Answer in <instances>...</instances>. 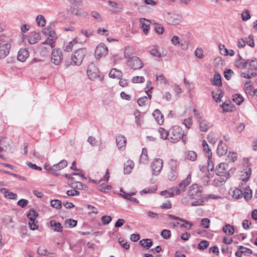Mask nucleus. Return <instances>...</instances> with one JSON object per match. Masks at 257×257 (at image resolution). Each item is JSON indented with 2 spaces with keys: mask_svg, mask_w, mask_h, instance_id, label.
<instances>
[{
  "mask_svg": "<svg viewBox=\"0 0 257 257\" xmlns=\"http://www.w3.org/2000/svg\"><path fill=\"white\" fill-rule=\"evenodd\" d=\"M13 41L9 36H0V59L5 58L10 53Z\"/></svg>",
  "mask_w": 257,
  "mask_h": 257,
  "instance_id": "nucleus-1",
  "label": "nucleus"
},
{
  "mask_svg": "<svg viewBox=\"0 0 257 257\" xmlns=\"http://www.w3.org/2000/svg\"><path fill=\"white\" fill-rule=\"evenodd\" d=\"M68 163L67 161L66 160H62L58 164H54L53 166H51L49 164H45L44 166V168L49 174L55 176H58L60 175L59 171L66 167Z\"/></svg>",
  "mask_w": 257,
  "mask_h": 257,
  "instance_id": "nucleus-2",
  "label": "nucleus"
},
{
  "mask_svg": "<svg viewBox=\"0 0 257 257\" xmlns=\"http://www.w3.org/2000/svg\"><path fill=\"white\" fill-rule=\"evenodd\" d=\"M185 136L181 127L175 125L169 130L168 140L173 143L178 142L182 137Z\"/></svg>",
  "mask_w": 257,
  "mask_h": 257,
  "instance_id": "nucleus-3",
  "label": "nucleus"
},
{
  "mask_svg": "<svg viewBox=\"0 0 257 257\" xmlns=\"http://www.w3.org/2000/svg\"><path fill=\"white\" fill-rule=\"evenodd\" d=\"M86 54L87 50L84 48L78 49L74 51L71 56L72 61L73 64L77 66H80L82 64Z\"/></svg>",
  "mask_w": 257,
  "mask_h": 257,
  "instance_id": "nucleus-4",
  "label": "nucleus"
},
{
  "mask_svg": "<svg viewBox=\"0 0 257 257\" xmlns=\"http://www.w3.org/2000/svg\"><path fill=\"white\" fill-rule=\"evenodd\" d=\"M87 74L89 78L92 80H94L97 78L101 80V78L99 75V71L97 66L94 62H91L88 66Z\"/></svg>",
  "mask_w": 257,
  "mask_h": 257,
  "instance_id": "nucleus-5",
  "label": "nucleus"
},
{
  "mask_svg": "<svg viewBox=\"0 0 257 257\" xmlns=\"http://www.w3.org/2000/svg\"><path fill=\"white\" fill-rule=\"evenodd\" d=\"M201 186L196 184H194L189 187L188 191V195L190 199H195L200 197L202 193Z\"/></svg>",
  "mask_w": 257,
  "mask_h": 257,
  "instance_id": "nucleus-6",
  "label": "nucleus"
},
{
  "mask_svg": "<svg viewBox=\"0 0 257 257\" xmlns=\"http://www.w3.org/2000/svg\"><path fill=\"white\" fill-rule=\"evenodd\" d=\"M126 64L134 70L141 69L144 66L142 60L137 56L127 60Z\"/></svg>",
  "mask_w": 257,
  "mask_h": 257,
  "instance_id": "nucleus-7",
  "label": "nucleus"
},
{
  "mask_svg": "<svg viewBox=\"0 0 257 257\" xmlns=\"http://www.w3.org/2000/svg\"><path fill=\"white\" fill-rule=\"evenodd\" d=\"M163 161L162 159L158 158L154 160L151 164V169L154 175H158L163 168Z\"/></svg>",
  "mask_w": 257,
  "mask_h": 257,
  "instance_id": "nucleus-8",
  "label": "nucleus"
},
{
  "mask_svg": "<svg viewBox=\"0 0 257 257\" xmlns=\"http://www.w3.org/2000/svg\"><path fill=\"white\" fill-rule=\"evenodd\" d=\"M63 59L62 53L59 49H54L51 55V61L56 65L60 64Z\"/></svg>",
  "mask_w": 257,
  "mask_h": 257,
  "instance_id": "nucleus-9",
  "label": "nucleus"
},
{
  "mask_svg": "<svg viewBox=\"0 0 257 257\" xmlns=\"http://www.w3.org/2000/svg\"><path fill=\"white\" fill-rule=\"evenodd\" d=\"M108 52L107 47L103 44H99L95 50V56L97 59H100L102 56H105Z\"/></svg>",
  "mask_w": 257,
  "mask_h": 257,
  "instance_id": "nucleus-10",
  "label": "nucleus"
},
{
  "mask_svg": "<svg viewBox=\"0 0 257 257\" xmlns=\"http://www.w3.org/2000/svg\"><path fill=\"white\" fill-rule=\"evenodd\" d=\"M219 177L215 178L213 182V185L215 187H219L221 186L227 179L230 177V173L227 172V173L225 176H219Z\"/></svg>",
  "mask_w": 257,
  "mask_h": 257,
  "instance_id": "nucleus-11",
  "label": "nucleus"
},
{
  "mask_svg": "<svg viewBox=\"0 0 257 257\" xmlns=\"http://www.w3.org/2000/svg\"><path fill=\"white\" fill-rule=\"evenodd\" d=\"M228 165L225 163L219 164L216 168V174L217 176H225L227 173L225 172L228 169Z\"/></svg>",
  "mask_w": 257,
  "mask_h": 257,
  "instance_id": "nucleus-12",
  "label": "nucleus"
},
{
  "mask_svg": "<svg viewBox=\"0 0 257 257\" xmlns=\"http://www.w3.org/2000/svg\"><path fill=\"white\" fill-rule=\"evenodd\" d=\"M169 23L171 25H176L180 24L182 21V18L181 16L178 15H169L168 18Z\"/></svg>",
  "mask_w": 257,
  "mask_h": 257,
  "instance_id": "nucleus-13",
  "label": "nucleus"
},
{
  "mask_svg": "<svg viewBox=\"0 0 257 257\" xmlns=\"http://www.w3.org/2000/svg\"><path fill=\"white\" fill-rule=\"evenodd\" d=\"M116 145L119 149L125 147L126 139L122 135H118L116 136Z\"/></svg>",
  "mask_w": 257,
  "mask_h": 257,
  "instance_id": "nucleus-14",
  "label": "nucleus"
},
{
  "mask_svg": "<svg viewBox=\"0 0 257 257\" xmlns=\"http://www.w3.org/2000/svg\"><path fill=\"white\" fill-rule=\"evenodd\" d=\"M191 174H188L186 178L183 180L179 184L178 187L181 192H184L186 190V187L191 183Z\"/></svg>",
  "mask_w": 257,
  "mask_h": 257,
  "instance_id": "nucleus-15",
  "label": "nucleus"
},
{
  "mask_svg": "<svg viewBox=\"0 0 257 257\" xmlns=\"http://www.w3.org/2000/svg\"><path fill=\"white\" fill-rule=\"evenodd\" d=\"M0 192L4 194V196L10 199L16 200L17 199V194L10 192L8 189L2 188L0 189Z\"/></svg>",
  "mask_w": 257,
  "mask_h": 257,
  "instance_id": "nucleus-16",
  "label": "nucleus"
},
{
  "mask_svg": "<svg viewBox=\"0 0 257 257\" xmlns=\"http://www.w3.org/2000/svg\"><path fill=\"white\" fill-rule=\"evenodd\" d=\"M40 39V35L39 33L36 32H31L28 37V42L31 44H34L37 42Z\"/></svg>",
  "mask_w": 257,
  "mask_h": 257,
  "instance_id": "nucleus-17",
  "label": "nucleus"
},
{
  "mask_svg": "<svg viewBox=\"0 0 257 257\" xmlns=\"http://www.w3.org/2000/svg\"><path fill=\"white\" fill-rule=\"evenodd\" d=\"M140 22L141 28L142 29L143 32L147 34L150 28V21L145 18H141L140 20Z\"/></svg>",
  "mask_w": 257,
  "mask_h": 257,
  "instance_id": "nucleus-18",
  "label": "nucleus"
},
{
  "mask_svg": "<svg viewBox=\"0 0 257 257\" xmlns=\"http://www.w3.org/2000/svg\"><path fill=\"white\" fill-rule=\"evenodd\" d=\"M29 56V51L26 49H21L18 52L17 59L20 61L25 62Z\"/></svg>",
  "mask_w": 257,
  "mask_h": 257,
  "instance_id": "nucleus-19",
  "label": "nucleus"
},
{
  "mask_svg": "<svg viewBox=\"0 0 257 257\" xmlns=\"http://www.w3.org/2000/svg\"><path fill=\"white\" fill-rule=\"evenodd\" d=\"M198 122L200 130L202 132H207L209 128L212 126V124L205 119H201Z\"/></svg>",
  "mask_w": 257,
  "mask_h": 257,
  "instance_id": "nucleus-20",
  "label": "nucleus"
},
{
  "mask_svg": "<svg viewBox=\"0 0 257 257\" xmlns=\"http://www.w3.org/2000/svg\"><path fill=\"white\" fill-rule=\"evenodd\" d=\"M170 165L172 166L171 167V171L169 174V178L171 181H174L176 179L177 177V172L176 171V162L174 160H171L170 161Z\"/></svg>",
  "mask_w": 257,
  "mask_h": 257,
  "instance_id": "nucleus-21",
  "label": "nucleus"
},
{
  "mask_svg": "<svg viewBox=\"0 0 257 257\" xmlns=\"http://www.w3.org/2000/svg\"><path fill=\"white\" fill-rule=\"evenodd\" d=\"M153 115L159 124L161 125L163 124L164 122L163 115L159 109H155L153 113Z\"/></svg>",
  "mask_w": 257,
  "mask_h": 257,
  "instance_id": "nucleus-22",
  "label": "nucleus"
},
{
  "mask_svg": "<svg viewBox=\"0 0 257 257\" xmlns=\"http://www.w3.org/2000/svg\"><path fill=\"white\" fill-rule=\"evenodd\" d=\"M227 151V147L225 144H223V142L222 141H220L219 142V143L218 145V147L217 149V154L220 156H223L226 154Z\"/></svg>",
  "mask_w": 257,
  "mask_h": 257,
  "instance_id": "nucleus-23",
  "label": "nucleus"
},
{
  "mask_svg": "<svg viewBox=\"0 0 257 257\" xmlns=\"http://www.w3.org/2000/svg\"><path fill=\"white\" fill-rule=\"evenodd\" d=\"M135 51L134 48L132 47H126L124 51V56L125 59L127 60L132 57H135L134 56Z\"/></svg>",
  "mask_w": 257,
  "mask_h": 257,
  "instance_id": "nucleus-24",
  "label": "nucleus"
},
{
  "mask_svg": "<svg viewBox=\"0 0 257 257\" xmlns=\"http://www.w3.org/2000/svg\"><path fill=\"white\" fill-rule=\"evenodd\" d=\"M167 217L169 219H170L175 220H179V221L183 222L185 223L186 224L189 225V226L188 228V229L190 230V229H192V224L190 222H189V221H188L187 220L181 218H180L179 217L176 216L172 215V214H168V215H167Z\"/></svg>",
  "mask_w": 257,
  "mask_h": 257,
  "instance_id": "nucleus-25",
  "label": "nucleus"
},
{
  "mask_svg": "<svg viewBox=\"0 0 257 257\" xmlns=\"http://www.w3.org/2000/svg\"><path fill=\"white\" fill-rule=\"evenodd\" d=\"M122 74L121 71L116 68H113L110 70L109 73V76L112 78H120L121 77H122Z\"/></svg>",
  "mask_w": 257,
  "mask_h": 257,
  "instance_id": "nucleus-26",
  "label": "nucleus"
},
{
  "mask_svg": "<svg viewBox=\"0 0 257 257\" xmlns=\"http://www.w3.org/2000/svg\"><path fill=\"white\" fill-rule=\"evenodd\" d=\"M77 43L76 39H74L72 41L67 44H64L63 49L65 51L70 52L72 50L73 46Z\"/></svg>",
  "mask_w": 257,
  "mask_h": 257,
  "instance_id": "nucleus-27",
  "label": "nucleus"
},
{
  "mask_svg": "<svg viewBox=\"0 0 257 257\" xmlns=\"http://www.w3.org/2000/svg\"><path fill=\"white\" fill-rule=\"evenodd\" d=\"M50 225L53 227L54 231L57 232L62 231L63 227L60 222H57L56 220H51L50 221Z\"/></svg>",
  "mask_w": 257,
  "mask_h": 257,
  "instance_id": "nucleus-28",
  "label": "nucleus"
},
{
  "mask_svg": "<svg viewBox=\"0 0 257 257\" xmlns=\"http://www.w3.org/2000/svg\"><path fill=\"white\" fill-rule=\"evenodd\" d=\"M249 59L243 60V61H239V60H236L235 65L236 67L240 69L246 68L248 67Z\"/></svg>",
  "mask_w": 257,
  "mask_h": 257,
  "instance_id": "nucleus-29",
  "label": "nucleus"
},
{
  "mask_svg": "<svg viewBox=\"0 0 257 257\" xmlns=\"http://www.w3.org/2000/svg\"><path fill=\"white\" fill-rule=\"evenodd\" d=\"M10 147V144L7 142V139L4 138H0V152L5 151Z\"/></svg>",
  "mask_w": 257,
  "mask_h": 257,
  "instance_id": "nucleus-30",
  "label": "nucleus"
},
{
  "mask_svg": "<svg viewBox=\"0 0 257 257\" xmlns=\"http://www.w3.org/2000/svg\"><path fill=\"white\" fill-rule=\"evenodd\" d=\"M232 197L235 199H239L243 197V191L238 188H235L232 192L230 193Z\"/></svg>",
  "mask_w": 257,
  "mask_h": 257,
  "instance_id": "nucleus-31",
  "label": "nucleus"
},
{
  "mask_svg": "<svg viewBox=\"0 0 257 257\" xmlns=\"http://www.w3.org/2000/svg\"><path fill=\"white\" fill-rule=\"evenodd\" d=\"M139 244L147 249H149L153 245V241L151 239H143L140 241Z\"/></svg>",
  "mask_w": 257,
  "mask_h": 257,
  "instance_id": "nucleus-32",
  "label": "nucleus"
},
{
  "mask_svg": "<svg viewBox=\"0 0 257 257\" xmlns=\"http://www.w3.org/2000/svg\"><path fill=\"white\" fill-rule=\"evenodd\" d=\"M212 83L215 86H221L222 85L221 77L219 73H215Z\"/></svg>",
  "mask_w": 257,
  "mask_h": 257,
  "instance_id": "nucleus-33",
  "label": "nucleus"
},
{
  "mask_svg": "<svg viewBox=\"0 0 257 257\" xmlns=\"http://www.w3.org/2000/svg\"><path fill=\"white\" fill-rule=\"evenodd\" d=\"M248 69L250 70H257V59L255 58H252L249 59Z\"/></svg>",
  "mask_w": 257,
  "mask_h": 257,
  "instance_id": "nucleus-34",
  "label": "nucleus"
},
{
  "mask_svg": "<svg viewBox=\"0 0 257 257\" xmlns=\"http://www.w3.org/2000/svg\"><path fill=\"white\" fill-rule=\"evenodd\" d=\"M222 231L224 233H228V235H231L234 232V229L233 226H231L229 224H227L223 227Z\"/></svg>",
  "mask_w": 257,
  "mask_h": 257,
  "instance_id": "nucleus-35",
  "label": "nucleus"
},
{
  "mask_svg": "<svg viewBox=\"0 0 257 257\" xmlns=\"http://www.w3.org/2000/svg\"><path fill=\"white\" fill-rule=\"evenodd\" d=\"M158 132L160 134V138L163 140H168L169 131H167L163 127H159Z\"/></svg>",
  "mask_w": 257,
  "mask_h": 257,
  "instance_id": "nucleus-36",
  "label": "nucleus"
},
{
  "mask_svg": "<svg viewBox=\"0 0 257 257\" xmlns=\"http://www.w3.org/2000/svg\"><path fill=\"white\" fill-rule=\"evenodd\" d=\"M38 215V213L34 209H30L27 214V217L29 219V221H35L36 218Z\"/></svg>",
  "mask_w": 257,
  "mask_h": 257,
  "instance_id": "nucleus-37",
  "label": "nucleus"
},
{
  "mask_svg": "<svg viewBox=\"0 0 257 257\" xmlns=\"http://www.w3.org/2000/svg\"><path fill=\"white\" fill-rule=\"evenodd\" d=\"M202 146L203 147V150L204 152H205L206 156L207 157H212V153L211 150L208 147V144L205 140L202 141Z\"/></svg>",
  "mask_w": 257,
  "mask_h": 257,
  "instance_id": "nucleus-38",
  "label": "nucleus"
},
{
  "mask_svg": "<svg viewBox=\"0 0 257 257\" xmlns=\"http://www.w3.org/2000/svg\"><path fill=\"white\" fill-rule=\"evenodd\" d=\"M147 150L144 148L142 149V154L140 156V161L142 163H146L148 161Z\"/></svg>",
  "mask_w": 257,
  "mask_h": 257,
  "instance_id": "nucleus-39",
  "label": "nucleus"
},
{
  "mask_svg": "<svg viewBox=\"0 0 257 257\" xmlns=\"http://www.w3.org/2000/svg\"><path fill=\"white\" fill-rule=\"evenodd\" d=\"M208 142L212 144H215L217 140V135L213 133H210L207 136Z\"/></svg>",
  "mask_w": 257,
  "mask_h": 257,
  "instance_id": "nucleus-40",
  "label": "nucleus"
},
{
  "mask_svg": "<svg viewBox=\"0 0 257 257\" xmlns=\"http://www.w3.org/2000/svg\"><path fill=\"white\" fill-rule=\"evenodd\" d=\"M232 99L237 105H240L243 101V98L240 94L233 95Z\"/></svg>",
  "mask_w": 257,
  "mask_h": 257,
  "instance_id": "nucleus-41",
  "label": "nucleus"
},
{
  "mask_svg": "<svg viewBox=\"0 0 257 257\" xmlns=\"http://www.w3.org/2000/svg\"><path fill=\"white\" fill-rule=\"evenodd\" d=\"M157 189V186L156 185L153 186L152 187H148L146 188L143 190H142L140 192L141 194H147V193H153L155 192V191Z\"/></svg>",
  "mask_w": 257,
  "mask_h": 257,
  "instance_id": "nucleus-42",
  "label": "nucleus"
},
{
  "mask_svg": "<svg viewBox=\"0 0 257 257\" xmlns=\"http://www.w3.org/2000/svg\"><path fill=\"white\" fill-rule=\"evenodd\" d=\"M36 22L38 26L43 27L46 24V20L42 15H38L36 18Z\"/></svg>",
  "mask_w": 257,
  "mask_h": 257,
  "instance_id": "nucleus-43",
  "label": "nucleus"
},
{
  "mask_svg": "<svg viewBox=\"0 0 257 257\" xmlns=\"http://www.w3.org/2000/svg\"><path fill=\"white\" fill-rule=\"evenodd\" d=\"M72 188H76L79 190L82 189L84 187L86 188V186L80 182H73L69 184Z\"/></svg>",
  "mask_w": 257,
  "mask_h": 257,
  "instance_id": "nucleus-44",
  "label": "nucleus"
},
{
  "mask_svg": "<svg viewBox=\"0 0 257 257\" xmlns=\"http://www.w3.org/2000/svg\"><path fill=\"white\" fill-rule=\"evenodd\" d=\"M160 234L163 238L165 239H168L170 238L171 237V232L170 230L163 229L161 232Z\"/></svg>",
  "mask_w": 257,
  "mask_h": 257,
  "instance_id": "nucleus-45",
  "label": "nucleus"
},
{
  "mask_svg": "<svg viewBox=\"0 0 257 257\" xmlns=\"http://www.w3.org/2000/svg\"><path fill=\"white\" fill-rule=\"evenodd\" d=\"M243 196L246 201H249L252 197V191L250 189H245V191L243 192Z\"/></svg>",
  "mask_w": 257,
  "mask_h": 257,
  "instance_id": "nucleus-46",
  "label": "nucleus"
},
{
  "mask_svg": "<svg viewBox=\"0 0 257 257\" xmlns=\"http://www.w3.org/2000/svg\"><path fill=\"white\" fill-rule=\"evenodd\" d=\"M51 205L57 209H60L62 207V202L58 199L52 200L51 201Z\"/></svg>",
  "mask_w": 257,
  "mask_h": 257,
  "instance_id": "nucleus-47",
  "label": "nucleus"
},
{
  "mask_svg": "<svg viewBox=\"0 0 257 257\" xmlns=\"http://www.w3.org/2000/svg\"><path fill=\"white\" fill-rule=\"evenodd\" d=\"M209 245V242L207 240H202L198 245V248L200 250H203L207 248Z\"/></svg>",
  "mask_w": 257,
  "mask_h": 257,
  "instance_id": "nucleus-48",
  "label": "nucleus"
},
{
  "mask_svg": "<svg viewBox=\"0 0 257 257\" xmlns=\"http://www.w3.org/2000/svg\"><path fill=\"white\" fill-rule=\"evenodd\" d=\"M187 158L192 161H194L197 158V154L194 151H189L187 153Z\"/></svg>",
  "mask_w": 257,
  "mask_h": 257,
  "instance_id": "nucleus-49",
  "label": "nucleus"
},
{
  "mask_svg": "<svg viewBox=\"0 0 257 257\" xmlns=\"http://www.w3.org/2000/svg\"><path fill=\"white\" fill-rule=\"evenodd\" d=\"M234 74L233 71L230 69H226L224 71V77L228 80H230Z\"/></svg>",
  "mask_w": 257,
  "mask_h": 257,
  "instance_id": "nucleus-50",
  "label": "nucleus"
},
{
  "mask_svg": "<svg viewBox=\"0 0 257 257\" xmlns=\"http://www.w3.org/2000/svg\"><path fill=\"white\" fill-rule=\"evenodd\" d=\"M154 30L156 32L159 34H162L163 33L164 29L163 26L159 24H155L154 26Z\"/></svg>",
  "mask_w": 257,
  "mask_h": 257,
  "instance_id": "nucleus-51",
  "label": "nucleus"
},
{
  "mask_svg": "<svg viewBox=\"0 0 257 257\" xmlns=\"http://www.w3.org/2000/svg\"><path fill=\"white\" fill-rule=\"evenodd\" d=\"M43 45H48L50 48L54 47V40L53 38H48L44 42L42 43Z\"/></svg>",
  "mask_w": 257,
  "mask_h": 257,
  "instance_id": "nucleus-52",
  "label": "nucleus"
},
{
  "mask_svg": "<svg viewBox=\"0 0 257 257\" xmlns=\"http://www.w3.org/2000/svg\"><path fill=\"white\" fill-rule=\"evenodd\" d=\"M128 164H125L124 167V173L125 174H130L133 168V165H132L131 164L132 162L129 163L127 162Z\"/></svg>",
  "mask_w": 257,
  "mask_h": 257,
  "instance_id": "nucleus-53",
  "label": "nucleus"
},
{
  "mask_svg": "<svg viewBox=\"0 0 257 257\" xmlns=\"http://www.w3.org/2000/svg\"><path fill=\"white\" fill-rule=\"evenodd\" d=\"M112 220V218L110 216L104 215L101 217V221L103 225H107L109 224Z\"/></svg>",
  "mask_w": 257,
  "mask_h": 257,
  "instance_id": "nucleus-54",
  "label": "nucleus"
},
{
  "mask_svg": "<svg viewBox=\"0 0 257 257\" xmlns=\"http://www.w3.org/2000/svg\"><path fill=\"white\" fill-rule=\"evenodd\" d=\"M156 79L161 84H166L168 81L163 74L156 75Z\"/></svg>",
  "mask_w": 257,
  "mask_h": 257,
  "instance_id": "nucleus-55",
  "label": "nucleus"
},
{
  "mask_svg": "<svg viewBox=\"0 0 257 257\" xmlns=\"http://www.w3.org/2000/svg\"><path fill=\"white\" fill-rule=\"evenodd\" d=\"M238 249H241L242 251L243 252V254L244 253L245 255H248L252 253V250L248 248L244 247L242 245L238 246Z\"/></svg>",
  "mask_w": 257,
  "mask_h": 257,
  "instance_id": "nucleus-56",
  "label": "nucleus"
},
{
  "mask_svg": "<svg viewBox=\"0 0 257 257\" xmlns=\"http://www.w3.org/2000/svg\"><path fill=\"white\" fill-rule=\"evenodd\" d=\"M210 222V220L208 218H203L201 220V225L205 228H208L209 227Z\"/></svg>",
  "mask_w": 257,
  "mask_h": 257,
  "instance_id": "nucleus-57",
  "label": "nucleus"
},
{
  "mask_svg": "<svg viewBox=\"0 0 257 257\" xmlns=\"http://www.w3.org/2000/svg\"><path fill=\"white\" fill-rule=\"evenodd\" d=\"M91 16L97 22H100L102 21L101 17L98 12L96 11H92L91 13Z\"/></svg>",
  "mask_w": 257,
  "mask_h": 257,
  "instance_id": "nucleus-58",
  "label": "nucleus"
},
{
  "mask_svg": "<svg viewBox=\"0 0 257 257\" xmlns=\"http://www.w3.org/2000/svg\"><path fill=\"white\" fill-rule=\"evenodd\" d=\"M77 221L73 219H67L65 221V224H68L69 227H73L77 225Z\"/></svg>",
  "mask_w": 257,
  "mask_h": 257,
  "instance_id": "nucleus-59",
  "label": "nucleus"
},
{
  "mask_svg": "<svg viewBox=\"0 0 257 257\" xmlns=\"http://www.w3.org/2000/svg\"><path fill=\"white\" fill-rule=\"evenodd\" d=\"M38 253L41 255H47L49 254L48 251L43 246H40L37 249Z\"/></svg>",
  "mask_w": 257,
  "mask_h": 257,
  "instance_id": "nucleus-60",
  "label": "nucleus"
},
{
  "mask_svg": "<svg viewBox=\"0 0 257 257\" xmlns=\"http://www.w3.org/2000/svg\"><path fill=\"white\" fill-rule=\"evenodd\" d=\"M118 243L121 246L125 249H128L130 248V244L127 241H125L124 240H121L120 238L118 239Z\"/></svg>",
  "mask_w": 257,
  "mask_h": 257,
  "instance_id": "nucleus-61",
  "label": "nucleus"
},
{
  "mask_svg": "<svg viewBox=\"0 0 257 257\" xmlns=\"http://www.w3.org/2000/svg\"><path fill=\"white\" fill-rule=\"evenodd\" d=\"M145 81V78L143 76H135L132 79L133 83H142Z\"/></svg>",
  "mask_w": 257,
  "mask_h": 257,
  "instance_id": "nucleus-62",
  "label": "nucleus"
},
{
  "mask_svg": "<svg viewBox=\"0 0 257 257\" xmlns=\"http://www.w3.org/2000/svg\"><path fill=\"white\" fill-rule=\"evenodd\" d=\"M183 123L187 128H190V127L191 126V125L192 124V118L191 117H190L188 118L185 119L184 120Z\"/></svg>",
  "mask_w": 257,
  "mask_h": 257,
  "instance_id": "nucleus-63",
  "label": "nucleus"
},
{
  "mask_svg": "<svg viewBox=\"0 0 257 257\" xmlns=\"http://www.w3.org/2000/svg\"><path fill=\"white\" fill-rule=\"evenodd\" d=\"M242 20L244 21H247L250 18V16L248 10H245L241 15Z\"/></svg>",
  "mask_w": 257,
  "mask_h": 257,
  "instance_id": "nucleus-64",
  "label": "nucleus"
}]
</instances>
